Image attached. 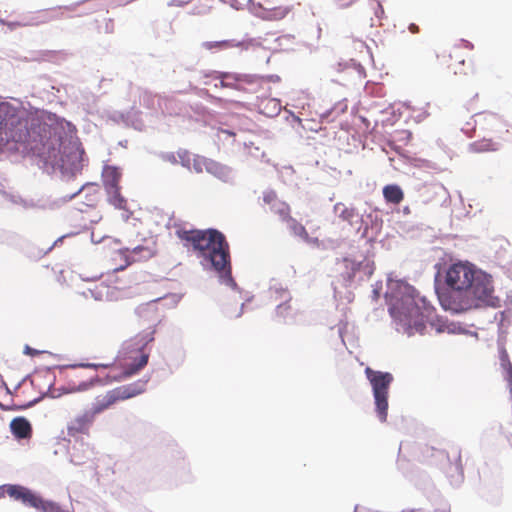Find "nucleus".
I'll return each mask as SVG.
<instances>
[{"label":"nucleus","instance_id":"72a5a7b5","mask_svg":"<svg viewBox=\"0 0 512 512\" xmlns=\"http://www.w3.org/2000/svg\"><path fill=\"white\" fill-rule=\"evenodd\" d=\"M297 232H299V234H305V235H307V232H306V230H305L304 226H302V225H298V227H297Z\"/></svg>","mask_w":512,"mask_h":512},{"label":"nucleus","instance_id":"2f4dec72","mask_svg":"<svg viewBox=\"0 0 512 512\" xmlns=\"http://www.w3.org/2000/svg\"><path fill=\"white\" fill-rule=\"evenodd\" d=\"M408 29H409V31H410L411 33H413V34H416V33H418V32H419V27H418L416 24H414V23H411V24L409 25V28H408Z\"/></svg>","mask_w":512,"mask_h":512},{"label":"nucleus","instance_id":"aec40b11","mask_svg":"<svg viewBox=\"0 0 512 512\" xmlns=\"http://www.w3.org/2000/svg\"><path fill=\"white\" fill-rule=\"evenodd\" d=\"M79 196L88 197L86 205L89 207H94L97 205L100 199L99 189L96 185H87L84 186L78 193Z\"/></svg>","mask_w":512,"mask_h":512},{"label":"nucleus","instance_id":"0eeeda50","mask_svg":"<svg viewBox=\"0 0 512 512\" xmlns=\"http://www.w3.org/2000/svg\"><path fill=\"white\" fill-rule=\"evenodd\" d=\"M479 270L469 262H458L450 266V294L458 300L461 294L473 283Z\"/></svg>","mask_w":512,"mask_h":512},{"label":"nucleus","instance_id":"c85d7f7f","mask_svg":"<svg viewBox=\"0 0 512 512\" xmlns=\"http://www.w3.org/2000/svg\"><path fill=\"white\" fill-rule=\"evenodd\" d=\"M46 512H68V511L63 510L59 504L52 501V503L50 504V506Z\"/></svg>","mask_w":512,"mask_h":512},{"label":"nucleus","instance_id":"4468645a","mask_svg":"<svg viewBox=\"0 0 512 512\" xmlns=\"http://www.w3.org/2000/svg\"><path fill=\"white\" fill-rule=\"evenodd\" d=\"M10 429L17 439H29L32 436V426L30 422L22 416L12 419Z\"/></svg>","mask_w":512,"mask_h":512},{"label":"nucleus","instance_id":"f8f14e48","mask_svg":"<svg viewBox=\"0 0 512 512\" xmlns=\"http://www.w3.org/2000/svg\"><path fill=\"white\" fill-rule=\"evenodd\" d=\"M435 291L442 307L448 309V269L445 266H438L435 275Z\"/></svg>","mask_w":512,"mask_h":512},{"label":"nucleus","instance_id":"5701e85b","mask_svg":"<svg viewBox=\"0 0 512 512\" xmlns=\"http://www.w3.org/2000/svg\"><path fill=\"white\" fill-rule=\"evenodd\" d=\"M500 366L503 369L505 378H512V363L505 348L500 350Z\"/></svg>","mask_w":512,"mask_h":512},{"label":"nucleus","instance_id":"a211bd4d","mask_svg":"<svg viewBox=\"0 0 512 512\" xmlns=\"http://www.w3.org/2000/svg\"><path fill=\"white\" fill-rule=\"evenodd\" d=\"M383 196L386 202L395 205L401 203L404 199L403 190L398 185L395 184L386 185L383 188Z\"/></svg>","mask_w":512,"mask_h":512},{"label":"nucleus","instance_id":"6ab92c4d","mask_svg":"<svg viewBox=\"0 0 512 512\" xmlns=\"http://www.w3.org/2000/svg\"><path fill=\"white\" fill-rule=\"evenodd\" d=\"M61 16H63V12L61 11V9L52 8L41 10L36 13V16L33 18L32 24L38 25L41 23H46L54 19H57Z\"/></svg>","mask_w":512,"mask_h":512},{"label":"nucleus","instance_id":"20e7f679","mask_svg":"<svg viewBox=\"0 0 512 512\" xmlns=\"http://www.w3.org/2000/svg\"><path fill=\"white\" fill-rule=\"evenodd\" d=\"M427 309L421 308L412 294L395 297L390 302L391 317L402 326L408 335L422 333L425 329Z\"/></svg>","mask_w":512,"mask_h":512},{"label":"nucleus","instance_id":"a878e982","mask_svg":"<svg viewBox=\"0 0 512 512\" xmlns=\"http://www.w3.org/2000/svg\"><path fill=\"white\" fill-rule=\"evenodd\" d=\"M290 310L291 306L289 305L288 302H285L277 306L276 313L281 317H286L289 314Z\"/></svg>","mask_w":512,"mask_h":512},{"label":"nucleus","instance_id":"393cba45","mask_svg":"<svg viewBox=\"0 0 512 512\" xmlns=\"http://www.w3.org/2000/svg\"><path fill=\"white\" fill-rule=\"evenodd\" d=\"M263 200L266 204L271 206H276V202H280V200L277 199V195L275 192H267L263 196Z\"/></svg>","mask_w":512,"mask_h":512},{"label":"nucleus","instance_id":"f257e3e1","mask_svg":"<svg viewBox=\"0 0 512 512\" xmlns=\"http://www.w3.org/2000/svg\"><path fill=\"white\" fill-rule=\"evenodd\" d=\"M73 131L70 122L46 111L25 120L9 119L0 123V150L32 153L45 162L57 163L64 142Z\"/></svg>","mask_w":512,"mask_h":512},{"label":"nucleus","instance_id":"423d86ee","mask_svg":"<svg viewBox=\"0 0 512 512\" xmlns=\"http://www.w3.org/2000/svg\"><path fill=\"white\" fill-rule=\"evenodd\" d=\"M146 390V381L138 380L133 383L116 387L98 396L92 407L88 410L95 418L97 415L111 408L119 401H124L142 394Z\"/></svg>","mask_w":512,"mask_h":512},{"label":"nucleus","instance_id":"ea45409f","mask_svg":"<svg viewBox=\"0 0 512 512\" xmlns=\"http://www.w3.org/2000/svg\"><path fill=\"white\" fill-rule=\"evenodd\" d=\"M64 10H68V11H71V7H65Z\"/></svg>","mask_w":512,"mask_h":512},{"label":"nucleus","instance_id":"9d476101","mask_svg":"<svg viewBox=\"0 0 512 512\" xmlns=\"http://www.w3.org/2000/svg\"><path fill=\"white\" fill-rule=\"evenodd\" d=\"M155 328L151 329L149 332L145 334L137 335L132 341L134 342V346L138 348L140 352V357L137 359L135 363L130 364L124 371L125 377H130L144 368L149 359V354L144 352V347L154 340Z\"/></svg>","mask_w":512,"mask_h":512},{"label":"nucleus","instance_id":"4c0bfd02","mask_svg":"<svg viewBox=\"0 0 512 512\" xmlns=\"http://www.w3.org/2000/svg\"><path fill=\"white\" fill-rule=\"evenodd\" d=\"M489 146H491V144H490V143L485 144V148H484V150H488V149H489V148H488Z\"/></svg>","mask_w":512,"mask_h":512},{"label":"nucleus","instance_id":"ddd939ff","mask_svg":"<svg viewBox=\"0 0 512 512\" xmlns=\"http://www.w3.org/2000/svg\"><path fill=\"white\" fill-rule=\"evenodd\" d=\"M222 85L226 87H234L235 89L242 90L240 83L252 85L260 84L263 80L262 77L247 74H229L222 75Z\"/></svg>","mask_w":512,"mask_h":512},{"label":"nucleus","instance_id":"2eb2a0df","mask_svg":"<svg viewBox=\"0 0 512 512\" xmlns=\"http://www.w3.org/2000/svg\"><path fill=\"white\" fill-rule=\"evenodd\" d=\"M136 313L143 322H150L155 326L159 322V314L155 305V301L140 305Z\"/></svg>","mask_w":512,"mask_h":512},{"label":"nucleus","instance_id":"39448f33","mask_svg":"<svg viewBox=\"0 0 512 512\" xmlns=\"http://www.w3.org/2000/svg\"><path fill=\"white\" fill-rule=\"evenodd\" d=\"M365 375L372 387L377 416L381 422H386L389 388L394 377L389 372L376 371L370 367H366Z\"/></svg>","mask_w":512,"mask_h":512},{"label":"nucleus","instance_id":"58836bf2","mask_svg":"<svg viewBox=\"0 0 512 512\" xmlns=\"http://www.w3.org/2000/svg\"><path fill=\"white\" fill-rule=\"evenodd\" d=\"M437 454L440 455V456H443L444 455V451H437Z\"/></svg>","mask_w":512,"mask_h":512},{"label":"nucleus","instance_id":"7ed1b4c3","mask_svg":"<svg viewBox=\"0 0 512 512\" xmlns=\"http://www.w3.org/2000/svg\"><path fill=\"white\" fill-rule=\"evenodd\" d=\"M476 301L489 306H496L499 302L494 296L493 281L490 275L479 270L473 279V283L456 300L455 296L450 294V311L462 312L477 306Z\"/></svg>","mask_w":512,"mask_h":512},{"label":"nucleus","instance_id":"a19ab883","mask_svg":"<svg viewBox=\"0 0 512 512\" xmlns=\"http://www.w3.org/2000/svg\"><path fill=\"white\" fill-rule=\"evenodd\" d=\"M133 345L132 343H130L128 346H127V349L131 348Z\"/></svg>","mask_w":512,"mask_h":512},{"label":"nucleus","instance_id":"bb28decb","mask_svg":"<svg viewBox=\"0 0 512 512\" xmlns=\"http://www.w3.org/2000/svg\"><path fill=\"white\" fill-rule=\"evenodd\" d=\"M132 253L134 255H137L139 253H143V255L141 256L142 258H148L152 255V252L150 249L148 248H145L143 246H137L135 247L133 250H132Z\"/></svg>","mask_w":512,"mask_h":512},{"label":"nucleus","instance_id":"f704fd0d","mask_svg":"<svg viewBox=\"0 0 512 512\" xmlns=\"http://www.w3.org/2000/svg\"><path fill=\"white\" fill-rule=\"evenodd\" d=\"M457 466L459 468V475L460 477L462 478L463 477V470H462V466H461V460L459 459L458 463H457Z\"/></svg>","mask_w":512,"mask_h":512},{"label":"nucleus","instance_id":"4be33fe9","mask_svg":"<svg viewBox=\"0 0 512 512\" xmlns=\"http://www.w3.org/2000/svg\"><path fill=\"white\" fill-rule=\"evenodd\" d=\"M121 187L112 188L110 190H107V193L109 195V201L112 205H114L118 209H125L126 208V199L121 195L120 193Z\"/></svg>","mask_w":512,"mask_h":512},{"label":"nucleus","instance_id":"1a4fd4ad","mask_svg":"<svg viewBox=\"0 0 512 512\" xmlns=\"http://www.w3.org/2000/svg\"><path fill=\"white\" fill-rule=\"evenodd\" d=\"M6 493L10 497L22 501L23 504L36 509L38 512H46L52 503V501L45 500L31 490L19 485H8Z\"/></svg>","mask_w":512,"mask_h":512},{"label":"nucleus","instance_id":"9b49d317","mask_svg":"<svg viewBox=\"0 0 512 512\" xmlns=\"http://www.w3.org/2000/svg\"><path fill=\"white\" fill-rule=\"evenodd\" d=\"M94 420L95 418L92 414L88 410H85L68 423L67 435L72 438H77L80 435H89Z\"/></svg>","mask_w":512,"mask_h":512},{"label":"nucleus","instance_id":"cd10ccee","mask_svg":"<svg viewBox=\"0 0 512 512\" xmlns=\"http://www.w3.org/2000/svg\"><path fill=\"white\" fill-rule=\"evenodd\" d=\"M81 367H87V368H93V369H99V368H110L113 366V363H87V364H81Z\"/></svg>","mask_w":512,"mask_h":512},{"label":"nucleus","instance_id":"6e6552de","mask_svg":"<svg viewBox=\"0 0 512 512\" xmlns=\"http://www.w3.org/2000/svg\"><path fill=\"white\" fill-rule=\"evenodd\" d=\"M290 9L289 0H260L252 5L254 14L268 21L283 19Z\"/></svg>","mask_w":512,"mask_h":512},{"label":"nucleus","instance_id":"e433bc0d","mask_svg":"<svg viewBox=\"0 0 512 512\" xmlns=\"http://www.w3.org/2000/svg\"><path fill=\"white\" fill-rule=\"evenodd\" d=\"M402 512H421V510H419V509H406V510H403Z\"/></svg>","mask_w":512,"mask_h":512},{"label":"nucleus","instance_id":"c756f323","mask_svg":"<svg viewBox=\"0 0 512 512\" xmlns=\"http://www.w3.org/2000/svg\"><path fill=\"white\" fill-rule=\"evenodd\" d=\"M93 386V382H82L78 385L75 391H86Z\"/></svg>","mask_w":512,"mask_h":512},{"label":"nucleus","instance_id":"b1692460","mask_svg":"<svg viewBox=\"0 0 512 512\" xmlns=\"http://www.w3.org/2000/svg\"><path fill=\"white\" fill-rule=\"evenodd\" d=\"M270 210L280 216L284 221L290 219V208L285 202H276V206H271Z\"/></svg>","mask_w":512,"mask_h":512},{"label":"nucleus","instance_id":"412c9836","mask_svg":"<svg viewBox=\"0 0 512 512\" xmlns=\"http://www.w3.org/2000/svg\"><path fill=\"white\" fill-rule=\"evenodd\" d=\"M334 210L338 214L340 219L350 224H352L353 219L357 216L354 208L347 207L342 203H337L334 206Z\"/></svg>","mask_w":512,"mask_h":512},{"label":"nucleus","instance_id":"f03ea898","mask_svg":"<svg viewBox=\"0 0 512 512\" xmlns=\"http://www.w3.org/2000/svg\"><path fill=\"white\" fill-rule=\"evenodd\" d=\"M176 236L185 248L191 249L198 257L210 263L218 273L232 281L229 244L223 233L211 228L178 229Z\"/></svg>","mask_w":512,"mask_h":512},{"label":"nucleus","instance_id":"f3484780","mask_svg":"<svg viewBox=\"0 0 512 512\" xmlns=\"http://www.w3.org/2000/svg\"><path fill=\"white\" fill-rule=\"evenodd\" d=\"M241 42L235 40H221V41H205L201 44V47L207 51L219 52L227 49L240 47Z\"/></svg>","mask_w":512,"mask_h":512},{"label":"nucleus","instance_id":"dca6fc26","mask_svg":"<svg viewBox=\"0 0 512 512\" xmlns=\"http://www.w3.org/2000/svg\"><path fill=\"white\" fill-rule=\"evenodd\" d=\"M102 176L106 191L120 186L119 183L122 173L117 167L106 166L103 170Z\"/></svg>","mask_w":512,"mask_h":512},{"label":"nucleus","instance_id":"473e14b6","mask_svg":"<svg viewBox=\"0 0 512 512\" xmlns=\"http://www.w3.org/2000/svg\"><path fill=\"white\" fill-rule=\"evenodd\" d=\"M187 3L186 0H171V4H175V5H183Z\"/></svg>","mask_w":512,"mask_h":512},{"label":"nucleus","instance_id":"7c9ffc66","mask_svg":"<svg viewBox=\"0 0 512 512\" xmlns=\"http://www.w3.org/2000/svg\"><path fill=\"white\" fill-rule=\"evenodd\" d=\"M434 451H435V449H434V448H432V447H431V448L426 447V448L423 450V452H422V454H423V458L426 460V459L428 458V456H430V455H431V456H434Z\"/></svg>","mask_w":512,"mask_h":512},{"label":"nucleus","instance_id":"c9c22d12","mask_svg":"<svg viewBox=\"0 0 512 512\" xmlns=\"http://www.w3.org/2000/svg\"><path fill=\"white\" fill-rule=\"evenodd\" d=\"M167 159H168L169 161L173 162V163H175V162H176L175 156H174L173 154L168 155V156H167Z\"/></svg>","mask_w":512,"mask_h":512}]
</instances>
